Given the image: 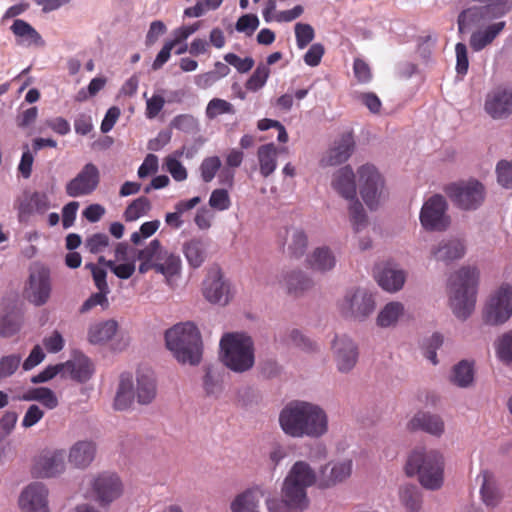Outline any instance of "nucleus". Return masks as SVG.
Instances as JSON below:
<instances>
[{"instance_id": "7", "label": "nucleus", "mask_w": 512, "mask_h": 512, "mask_svg": "<svg viewBox=\"0 0 512 512\" xmlns=\"http://www.w3.org/2000/svg\"><path fill=\"white\" fill-rule=\"evenodd\" d=\"M221 359L235 372H245L254 365V345L244 333H226L220 340Z\"/></svg>"}, {"instance_id": "13", "label": "nucleus", "mask_w": 512, "mask_h": 512, "mask_svg": "<svg viewBox=\"0 0 512 512\" xmlns=\"http://www.w3.org/2000/svg\"><path fill=\"white\" fill-rule=\"evenodd\" d=\"M51 294L49 270L44 267L31 269L28 283L24 289L25 298L36 306L44 305Z\"/></svg>"}, {"instance_id": "53", "label": "nucleus", "mask_w": 512, "mask_h": 512, "mask_svg": "<svg viewBox=\"0 0 512 512\" xmlns=\"http://www.w3.org/2000/svg\"><path fill=\"white\" fill-rule=\"evenodd\" d=\"M110 243L108 235L105 233H95L85 240L86 249L92 253L97 254L103 252Z\"/></svg>"}, {"instance_id": "22", "label": "nucleus", "mask_w": 512, "mask_h": 512, "mask_svg": "<svg viewBox=\"0 0 512 512\" xmlns=\"http://www.w3.org/2000/svg\"><path fill=\"white\" fill-rule=\"evenodd\" d=\"M355 148V141L351 132L343 133L322 158L323 166H336L346 162Z\"/></svg>"}, {"instance_id": "30", "label": "nucleus", "mask_w": 512, "mask_h": 512, "mask_svg": "<svg viewBox=\"0 0 512 512\" xmlns=\"http://www.w3.org/2000/svg\"><path fill=\"white\" fill-rule=\"evenodd\" d=\"M263 497V491L255 486L238 494L231 503L232 512H258L259 501Z\"/></svg>"}, {"instance_id": "51", "label": "nucleus", "mask_w": 512, "mask_h": 512, "mask_svg": "<svg viewBox=\"0 0 512 512\" xmlns=\"http://www.w3.org/2000/svg\"><path fill=\"white\" fill-rule=\"evenodd\" d=\"M22 357L19 354H10L0 358V379L12 376L20 366Z\"/></svg>"}, {"instance_id": "25", "label": "nucleus", "mask_w": 512, "mask_h": 512, "mask_svg": "<svg viewBox=\"0 0 512 512\" xmlns=\"http://www.w3.org/2000/svg\"><path fill=\"white\" fill-rule=\"evenodd\" d=\"M332 187L345 199L351 201L356 198L355 174L347 165L337 170L333 176Z\"/></svg>"}, {"instance_id": "9", "label": "nucleus", "mask_w": 512, "mask_h": 512, "mask_svg": "<svg viewBox=\"0 0 512 512\" xmlns=\"http://www.w3.org/2000/svg\"><path fill=\"white\" fill-rule=\"evenodd\" d=\"M512 315V286L502 284L488 300L483 318L491 325L503 324Z\"/></svg>"}, {"instance_id": "2", "label": "nucleus", "mask_w": 512, "mask_h": 512, "mask_svg": "<svg viewBox=\"0 0 512 512\" xmlns=\"http://www.w3.org/2000/svg\"><path fill=\"white\" fill-rule=\"evenodd\" d=\"M316 482V473L304 461H297L288 472L282 486V500L268 499L269 512H302L309 506L307 488Z\"/></svg>"}, {"instance_id": "11", "label": "nucleus", "mask_w": 512, "mask_h": 512, "mask_svg": "<svg viewBox=\"0 0 512 512\" xmlns=\"http://www.w3.org/2000/svg\"><path fill=\"white\" fill-rule=\"evenodd\" d=\"M360 194L370 209H375L383 195L384 181L375 166L364 164L358 169Z\"/></svg>"}, {"instance_id": "21", "label": "nucleus", "mask_w": 512, "mask_h": 512, "mask_svg": "<svg viewBox=\"0 0 512 512\" xmlns=\"http://www.w3.org/2000/svg\"><path fill=\"white\" fill-rule=\"evenodd\" d=\"M48 490L41 483L30 484L19 497V506L23 512H50Z\"/></svg>"}, {"instance_id": "48", "label": "nucleus", "mask_w": 512, "mask_h": 512, "mask_svg": "<svg viewBox=\"0 0 512 512\" xmlns=\"http://www.w3.org/2000/svg\"><path fill=\"white\" fill-rule=\"evenodd\" d=\"M270 75V69L267 65L259 64L253 74L246 82V88L250 91H258L261 89Z\"/></svg>"}, {"instance_id": "10", "label": "nucleus", "mask_w": 512, "mask_h": 512, "mask_svg": "<svg viewBox=\"0 0 512 512\" xmlns=\"http://www.w3.org/2000/svg\"><path fill=\"white\" fill-rule=\"evenodd\" d=\"M341 314L350 319L363 321L375 310V300L365 289L349 291L339 303Z\"/></svg>"}, {"instance_id": "40", "label": "nucleus", "mask_w": 512, "mask_h": 512, "mask_svg": "<svg viewBox=\"0 0 512 512\" xmlns=\"http://www.w3.org/2000/svg\"><path fill=\"white\" fill-rule=\"evenodd\" d=\"M399 498L401 504L408 512H419L422 507V495L419 489L413 485L400 488Z\"/></svg>"}, {"instance_id": "12", "label": "nucleus", "mask_w": 512, "mask_h": 512, "mask_svg": "<svg viewBox=\"0 0 512 512\" xmlns=\"http://www.w3.org/2000/svg\"><path fill=\"white\" fill-rule=\"evenodd\" d=\"M447 202L442 195L431 196L423 204L420 211V222L426 230L443 231L450 224L447 215Z\"/></svg>"}, {"instance_id": "64", "label": "nucleus", "mask_w": 512, "mask_h": 512, "mask_svg": "<svg viewBox=\"0 0 512 512\" xmlns=\"http://www.w3.org/2000/svg\"><path fill=\"white\" fill-rule=\"evenodd\" d=\"M498 182L505 188H512V162L502 160L497 165Z\"/></svg>"}, {"instance_id": "61", "label": "nucleus", "mask_w": 512, "mask_h": 512, "mask_svg": "<svg viewBox=\"0 0 512 512\" xmlns=\"http://www.w3.org/2000/svg\"><path fill=\"white\" fill-rule=\"evenodd\" d=\"M107 267L120 279H129L135 272V261L116 264L115 261L107 262Z\"/></svg>"}, {"instance_id": "14", "label": "nucleus", "mask_w": 512, "mask_h": 512, "mask_svg": "<svg viewBox=\"0 0 512 512\" xmlns=\"http://www.w3.org/2000/svg\"><path fill=\"white\" fill-rule=\"evenodd\" d=\"M99 182V169L95 164L87 163L81 171L66 184L65 191L70 197L90 195L96 190Z\"/></svg>"}, {"instance_id": "46", "label": "nucleus", "mask_w": 512, "mask_h": 512, "mask_svg": "<svg viewBox=\"0 0 512 512\" xmlns=\"http://www.w3.org/2000/svg\"><path fill=\"white\" fill-rule=\"evenodd\" d=\"M474 379V371L471 363L463 360L454 366L451 380L459 387L469 386Z\"/></svg>"}, {"instance_id": "55", "label": "nucleus", "mask_w": 512, "mask_h": 512, "mask_svg": "<svg viewBox=\"0 0 512 512\" xmlns=\"http://www.w3.org/2000/svg\"><path fill=\"white\" fill-rule=\"evenodd\" d=\"M85 268L91 271L94 284L98 291L110 293V288L107 284V272L104 268L99 267L94 263H86Z\"/></svg>"}, {"instance_id": "43", "label": "nucleus", "mask_w": 512, "mask_h": 512, "mask_svg": "<svg viewBox=\"0 0 512 512\" xmlns=\"http://www.w3.org/2000/svg\"><path fill=\"white\" fill-rule=\"evenodd\" d=\"M288 252L292 257L300 258L304 255L308 245V237L301 229L288 231Z\"/></svg>"}, {"instance_id": "59", "label": "nucleus", "mask_w": 512, "mask_h": 512, "mask_svg": "<svg viewBox=\"0 0 512 512\" xmlns=\"http://www.w3.org/2000/svg\"><path fill=\"white\" fill-rule=\"evenodd\" d=\"M108 294L101 291L97 293H93L87 300L84 301L82 306L80 307L81 313H87L92 310L96 306H101L103 309H107L109 307Z\"/></svg>"}, {"instance_id": "49", "label": "nucleus", "mask_w": 512, "mask_h": 512, "mask_svg": "<svg viewBox=\"0 0 512 512\" xmlns=\"http://www.w3.org/2000/svg\"><path fill=\"white\" fill-rule=\"evenodd\" d=\"M221 168V160L218 156L205 158L200 165L202 180L205 183L211 182Z\"/></svg>"}, {"instance_id": "32", "label": "nucleus", "mask_w": 512, "mask_h": 512, "mask_svg": "<svg viewBox=\"0 0 512 512\" xmlns=\"http://www.w3.org/2000/svg\"><path fill=\"white\" fill-rule=\"evenodd\" d=\"M208 243L202 238H192L183 244V253L188 264L199 268L206 260Z\"/></svg>"}, {"instance_id": "18", "label": "nucleus", "mask_w": 512, "mask_h": 512, "mask_svg": "<svg viewBox=\"0 0 512 512\" xmlns=\"http://www.w3.org/2000/svg\"><path fill=\"white\" fill-rule=\"evenodd\" d=\"M352 460L330 462L321 467L316 482L319 488H330L350 477L352 473Z\"/></svg>"}, {"instance_id": "42", "label": "nucleus", "mask_w": 512, "mask_h": 512, "mask_svg": "<svg viewBox=\"0 0 512 512\" xmlns=\"http://www.w3.org/2000/svg\"><path fill=\"white\" fill-rule=\"evenodd\" d=\"M24 401H39L48 409H54L58 406V399L55 393L47 387L33 388L22 397Z\"/></svg>"}, {"instance_id": "23", "label": "nucleus", "mask_w": 512, "mask_h": 512, "mask_svg": "<svg viewBox=\"0 0 512 512\" xmlns=\"http://www.w3.org/2000/svg\"><path fill=\"white\" fill-rule=\"evenodd\" d=\"M64 453L54 451L43 454L37 460L34 466V474L37 477H53L64 470Z\"/></svg>"}, {"instance_id": "58", "label": "nucleus", "mask_w": 512, "mask_h": 512, "mask_svg": "<svg viewBox=\"0 0 512 512\" xmlns=\"http://www.w3.org/2000/svg\"><path fill=\"white\" fill-rule=\"evenodd\" d=\"M314 35V29L311 25L304 23L295 25V36L299 49L305 48L313 40Z\"/></svg>"}, {"instance_id": "47", "label": "nucleus", "mask_w": 512, "mask_h": 512, "mask_svg": "<svg viewBox=\"0 0 512 512\" xmlns=\"http://www.w3.org/2000/svg\"><path fill=\"white\" fill-rule=\"evenodd\" d=\"M234 106L220 98H213L209 101L206 107V116L209 119H215L222 114H234Z\"/></svg>"}, {"instance_id": "54", "label": "nucleus", "mask_w": 512, "mask_h": 512, "mask_svg": "<svg viewBox=\"0 0 512 512\" xmlns=\"http://www.w3.org/2000/svg\"><path fill=\"white\" fill-rule=\"evenodd\" d=\"M160 227V221L159 220H152L144 222L141 226L139 231L133 232L131 234V242L134 245H139L143 239L151 237L153 234L156 233V231Z\"/></svg>"}, {"instance_id": "1", "label": "nucleus", "mask_w": 512, "mask_h": 512, "mask_svg": "<svg viewBox=\"0 0 512 512\" xmlns=\"http://www.w3.org/2000/svg\"><path fill=\"white\" fill-rule=\"evenodd\" d=\"M285 434L293 438H319L328 430V419L319 406L302 401L287 404L279 415Z\"/></svg>"}, {"instance_id": "24", "label": "nucleus", "mask_w": 512, "mask_h": 512, "mask_svg": "<svg viewBox=\"0 0 512 512\" xmlns=\"http://www.w3.org/2000/svg\"><path fill=\"white\" fill-rule=\"evenodd\" d=\"M163 250L158 239H153L144 248L136 250L135 258L140 262L139 273L145 274L150 270H155Z\"/></svg>"}, {"instance_id": "36", "label": "nucleus", "mask_w": 512, "mask_h": 512, "mask_svg": "<svg viewBox=\"0 0 512 512\" xmlns=\"http://www.w3.org/2000/svg\"><path fill=\"white\" fill-rule=\"evenodd\" d=\"M280 283L290 294H299L312 287V280L301 271H289L283 274Z\"/></svg>"}, {"instance_id": "52", "label": "nucleus", "mask_w": 512, "mask_h": 512, "mask_svg": "<svg viewBox=\"0 0 512 512\" xmlns=\"http://www.w3.org/2000/svg\"><path fill=\"white\" fill-rule=\"evenodd\" d=\"M349 213L351 222L357 232L366 226L367 216L362 204L356 198L350 201Z\"/></svg>"}, {"instance_id": "16", "label": "nucleus", "mask_w": 512, "mask_h": 512, "mask_svg": "<svg viewBox=\"0 0 512 512\" xmlns=\"http://www.w3.org/2000/svg\"><path fill=\"white\" fill-rule=\"evenodd\" d=\"M484 109L493 119L506 118L512 114V88L498 87L489 92Z\"/></svg>"}, {"instance_id": "27", "label": "nucleus", "mask_w": 512, "mask_h": 512, "mask_svg": "<svg viewBox=\"0 0 512 512\" xmlns=\"http://www.w3.org/2000/svg\"><path fill=\"white\" fill-rule=\"evenodd\" d=\"M410 431L423 430L435 436H440L444 432V422L438 415L418 412L408 422Z\"/></svg>"}, {"instance_id": "56", "label": "nucleus", "mask_w": 512, "mask_h": 512, "mask_svg": "<svg viewBox=\"0 0 512 512\" xmlns=\"http://www.w3.org/2000/svg\"><path fill=\"white\" fill-rule=\"evenodd\" d=\"M209 205L212 209L224 211L231 206L229 193L226 189H215L209 198Z\"/></svg>"}, {"instance_id": "38", "label": "nucleus", "mask_w": 512, "mask_h": 512, "mask_svg": "<svg viewBox=\"0 0 512 512\" xmlns=\"http://www.w3.org/2000/svg\"><path fill=\"white\" fill-rule=\"evenodd\" d=\"M222 373L218 367L207 365L204 367L203 389L207 396L218 397L223 390Z\"/></svg>"}, {"instance_id": "31", "label": "nucleus", "mask_w": 512, "mask_h": 512, "mask_svg": "<svg viewBox=\"0 0 512 512\" xmlns=\"http://www.w3.org/2000/svg\"><path fill=\"white\" fill-rule=\"evenodd\" d=\"M306 262L309 268L319 272L332 270L336 265V258L332 250L327 246L317 247L310 253Z\"/></svg>"}, {"instance_id": "39", "label": "nucleus", "mask_w": 512, "mask_h": 512, "mask_svg": "<svg viewBox=\"0 0 512 512\" xmlns=\"http://www.w3.org/2000/svg\"><path fill=\"white\" fill-rule=\"evenodd\" d=\"M481 476L482 486L480 493L482 500L487 506L495 507L501 500V494L496 486L494 477L488 471H483Z\"/></svg>"}, {"instance_id": "34", "label": "nucleus", "mask_w": 512, "mask_h": 512, "mask_svg": "<svg viewBox=\"0 0 512 512\" xmlns=\"http://www.w3.org/2000/svg\"><path fill=\"white\" fill-rule=\"evenodd\" d=\"M11 31L13 34L20 38L18 44H26L27 46L43 47L45 42L41 35L26 21L22 19H16L12 26Z\"/></svg>"}, {"instance_id": "4", "label": "nucleus", "mask_w": 512, "mask_h": 512, "mask_svg": "<svg viewBox=\"0 0 512 512\" xmlns=\"http://www.w3.org/2000/svg\"><path fill=\"white\" fill-rule=\"evenodd\" d=\"M156 395V379L151 371H138L136 384L131 374L122 373L113 405L116 410L124 411L132 406L135 399L140 405H148L154 401Z\"/></svg>"}, {"instance_id": "50", "label": "nucleus", "mask_w": 512, "mask_h": 512, "mask_svg": "<svg viewBox=\"0 0 512 512\" xmlns=\"http://www.w3.org/2000/svg\"><path fill=\"white\" fill-rule=\"evenodd\" d=\"M171 126L188 134H194L199 130L197 119L190 114H181L176 116L172 120Z\"/></svg>"}, {"instance_id": "19", "label": "nucleus", "mask_w": 512, "mask_h": 512, "mask_svg": "<svg viewBox=\"0 0 512 512\" xmlns=\"http://www.w3.org/2000/svg\"><path fill=\"white\" fill-rule=\"evenodd\" d=\"M49 208L50 201L44 192H26L16 203L20 222H27L34 213L45 214Z\"/></svg>"}, {"instance_id": "29", "label": "nucleus", "mask_w": 512, "mask_h": 512, "mask_svg": "<svg viewBox=\"0 0 512 512\" xmlns=\"http://www.w3.org/2000/svg\"><path fill=\"white\" fill-rule=\"evenodd\" d=\"M431 252L437 261L449 263L464 256L465 245L461 240L456 238L446 239L442 240Z\"/></svg>"}, {"instance_id": "45", "label": "nucleus", "mask_w": 512, "mask_h": 512, "mask_svg": "<svg viewBox=\"0 0 512 512\" xmlns=\"http://www.w3.org/2000/svg\"><path fill=\"white\" fill-rule=\"evenodd\" d=\"M404 307L399 302L388 303L379 313L377 324L380 327H389L394 325L402 315Z\"/></svg>"}, {"instance_id": "5", "label": "nucleus", "mask_w": 512, "mask_h": 512, "mask_svg": "<svg viewBox=\"0 0 512 512\" xmlns=\"http://www.w3.org/2000/svg\"><path fill=\"white\" fill-rule=\"evenodd\" d=\"M478 276L476 268L462 267L449 279L450 305L459 319L468 318L475 308Z\"/></svg>"}, {"instance_id": "3", "label": "nucleus", "mask_w": 512, "mask_h": 512, "mask_svg": "<svg viewBox=\"0 0 512 512\" xmlns=\"http://www.w3.org/2000/svg\"><path fill=\"white\" fill-rule=\"evenodd\" d=\"M167 348L181 364L196 366L201 362L203 343L198 328L191 322L179 323L165 333Z\"/></svg>"}, {"instance_id": "44", "label": "nucleus", "mask_w": 512, "mask_h": 512, "mask_svg": "<svg viewBox=\"0 0 512 512\" xmlns=\"http://www.w3.org/2000/svg\"><path fill=\"white\" fill-rule=\"evenodd\" d=\"M150 209V200L145 196H141L133 200L126 207L123 213V218L126 222H133L139 219L140 217L146 215Z\"/></svg>"}, {"instance_id": "26", "label": "nucleus", "mask_w": 512, "mask_h": 512, "mask_svg": "<svg viewBox=\"0 0 512 512\" xmlns=\"http://www.w3.org/2000/svg\"><path fill=\"white\" fill-rule=\"evenodd\" d=\"M62 364L63 374H69L73 380L80 383L88 381L94 372L91 360L83 354L75 355L72 360Z\"/></svg>"}, {"instance_id": "35", "label": "nucleus", "mask_w": 512, "mask_h": 512, "mask_svg": "<svg viewBox=\"0 0 512 512\" xmlns=\"http://www.w3.org/2000/svg\"><path fill=\"white\" fill-rule=\"evenodd\" d=\"M278 152V148L273 143L264 144L258 148L259 170L263 177L270 176L276 170Z\"/></svg>"}, {"instance_id": "62", "label": "nucleus", "mask_w": 512, "mask_h": 512, "mask_svg": "<svg viewBox=\"0 0 512 512\" xmlns=\"http://www.w3.org/2000/svg\"><path fill=\"white\" fill-rule=\"evenodd\" d=\"M497 353L501 360L512 362V330L504 334L499 340Z\"/></svg>"}, {"instance_id": "41", "label": "nucleus", "mask_w": 512, "mask_h": 512, "mask_svg": "<svg viewBox=\"0 0 512 512\" xmlns=\"http://www.w3.org/2000/svg\"><path fill=\"white\" fill-rule=\"evenodd\" d=\"M156 265L155 271L157 273L164 276H174L181 269V260L178 255L164 249Z\"/></svg>"}, {"instance_id": "60", "label": "nucleus", "mask_w": 512, "mask_h": 512, "mask_svg": "<svg viewBox=\"0 0 512 512\" xmlns=\"http://www.w3.org/2000/svg\"><path fill=\"white\" fill-rule=\"evenodd\" d=\"M224 60L229 65H232L234 68H236V70L239 73H246V72L250 71L255 64L253 58H251V57L240 58L238 55H236L234 53H227L224 56Z\"/></svg>"}, {"instance_id": "28", "label": "nucleus", "mask_w": 512, "mask_h": 512, "mask_svg": "<svg viewBox=\"0 0 512 512\" xmlns=\"http://www.w3.org/2000/svg\"><path fill=\"white\" fill-rule=\"evenodd\" d=\"M95 455L96 444L93 441L81 440L70 448L68 460L77 468H86L93 462Z\"/></svg>"}, {"instance_id": "63", "label": "nucleus", "mask_w": 512, "mask_h": 512, "mask_svg": "<svg viewBox=\"0 0 512 512\" xmlns=\"http://www.w3.org/2000/svg\"><path fill=\"white\" fill-rule=\"evenodd\" d=\"M166 169L174 180L184 181L187 179V170L182 163L174 157L168 156L165 161Z\"/></svg>"}, {"instance_id": "57", "label": "nucleus", "mask_w": 512, "mask_h": 512, "mask_svg": "<svg viewBox=\"0 0 512 512\" xmlns=\"http://www.w3.org/2000/svg\"><path fill=\"white\" fill-rule=\"evenodd\" d=\"M259 26V19L255 14H245L239 17L235 29L238 32L245 33L247 36L253 35Z\"/></svg>"}, {"instance_id": "17", "label": "nucleus", "mask_w": 512, "mask_h": 512, "mask_svg": "<svg viewBox=\"0 0 512 512\" xmlns=\"http://www.w3.org/2000/svg\"><path fill=\"white\" fill-rule=\"evenodd\" d=\"M333 353L337 368L343 373L354 368L359 355L357 345L345 335L337 336L334 339Z\"/></svg>"}, {"instance_id": "20", "label": "nucleus", "mask_w": 512, "mask_h": 512, "mask_svg": "<svg viewBox=\"0 0 512 512\" xmlns=\"http://www.w3.org/2000/svg\"><path fill=\"white\" fill-rule=\"evenodd\" d=\"M92 489L96 500L106 505L121 495L122 483L116 474L103 473L94 479Z\"/></svg>"}, {"instance_id": "15", "label": "nucleus", "mask_w": 512, "mask_h": 512, "mask_svg": "<svg viewBox=\"0 0 512 512\" xmlns=\"http://www.w3.org/2000/svg\"><path fill=\"white\" fill-rule=\"evenodd\" d=\"M203 295L213 304L226 305L231 299L230 285L225 281L220 269L209 271L203 282Z\"/></svg>"}, {"instance_id": "37", "label": "nucleus", "mask_w": 512, "mask_h": 512, "mask_svg": "<svg viewBox=\"0 0 512 512\" xmlns=\"http://www.w3.org/2000/svg\"><path fill=\"white\" fill-rule=\"evenodd\" d=\"M117 322L107 320L90 326L88 340L92 344H100L109 341L117 332Z\"/></svg>"}, {"instance_id": "6", "label": "nucleus", "mask_w": 512, "mask_h": 512, "mask_svg": "<svg viewBox=\"0 0 512 512\" xmlns=\"http://www.w3.org/2000/svg\"><path fill=\"white\" fill-rule=\"evenodd\" d=\"M405 472L408 476H418L420 484L429 490L441 488L444 480V460L434 450H414L408 456Z\"/></svg>"}, {"instance_id": "8", "label": "nucleus", "mask_w": 512, "mask_h": 512, "mask_svg": "<svg viewBox=\"0 0 512 512\" xmlns=\"http://www.w3.org/2000/svg\"><path fill=\"white\" fill-rule=\"evenodd\" d=\"M445 191L453 203L463 210H475L485 199V188L477 180L452 183Z\"/></svg>"}, {"instance_id": "33", "label": "nucleus", "mask_w": 512, "mask_h": 512, "mask_svg": "<svg viewBox=\"0 0 512 512\" xmlns=\"http://www.w3.org/2000/svg\"><path fill=\"white\" fill-rule=\"evenodd\" d=\"M376 280L384 290L395 292L400 290L404 285L405 274L402 270L385 266L383 268H378Z\"/></svg>"}]
</instances>
